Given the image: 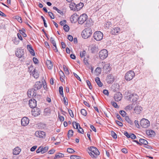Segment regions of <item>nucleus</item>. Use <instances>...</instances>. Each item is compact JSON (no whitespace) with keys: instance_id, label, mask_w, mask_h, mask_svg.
<instances>
[{"instance_id":"33","label":"nucleus","mask_w":159,"mask_h":159,"mask_svg":"<svg viewBox=\"0 0 159 159\" xmlns=\"http://www.w3.org/2000/svg\"><path fill=\"white\" fill-rule=\"evenodd\" d=\"M73 131L72 130H69L67 134V136L68 138L69 139L70 137H72L73 135Z\"/></svg>"},{"instance_id":"28","label":"nucleus","mask_w":159,"mask_h":159,"mask_svg":"<svg viewBox=\"0 0 159 159\" xmlns=\"http://www.w3.org/2000/svg\"><path fill=\"white\" fill-rule=\"evenodd\" d=\"M64 157V155L63 154L60 153H58L55 155L54 159L56 158H60L63 157Z\"/></svg>"},{"instance_id":"34","label":"nucleus","mask_w":159,"mask_h":159,"mask_svg":"<svg viewBox=\"0 0 159 159\" xmlns=\"http://www.w3.org/2000/svg\"><path fill=\"white\" fill-rule=\"evenodd\" d=\"M73 127L75 129H79L78 127H80V125L79 123H76L75 122H73Z\"/></svg>"},{"instance_id":"58","label":"nucleus","mask_w":159,"mask_h":159,"mask_svg":"<svg viewBox=\"0 0 159 159\" xmlns=\"http://www.w3.org/2000/svg\"><path fill=\"white\" fill-rule=\"evenodd\" d=\"M116 124L118 125L119 126L122 127L123 126V124L122 122H121L118 120H116Z\"/></svg>"},{"instance_id":"16","label":"nucleus","mask_w":159,"mask_h":159,"mask_svg":"<svg viewBox=\"0 0 159 159\" xmlns=\"http://www.w3.org/2000/svg\"><path fill=\"white\" fill-rule=\"evenodd\" d=\"M24 50L23 49H18L17 51L16 52V56L19 58L22 57L24 55Z\"/></svg>"},{"instance_id":"59","label":"nucleus","mask_w":159,"mask_h":159,"mask_svg":"<svg viewBox=\"0 0 159 159\" xmlns=\"http://www.w3.org/2000/svg\"><path fill=\"white\" fill-rule=\"evenodd\" d=\"M17 39L16 38H15V39H13V41L14 43L15 44H18L19 42V41L18 40H17Z\"/></svg>"},{"instance_id":"42","label":"nucleus","mask_w":159,"mask_h":159,"mask_svg":"<svg viewBox=\"0 0 159 159\" xmlns=\"http://www.w3.org/2000/svg\"><path fill=\"white\" fill-rule=\"evenodd\" d=\"M50 41L52 43L53 46H55L56 44L54 38L52 37L50 38Z\"/></svg>"},{"instance_id":"45","label":"nucleus","mask_w":159,"mask_h":159,"mask_svg":"<svg viewBox=\"0 0 159 159\" xmlns=\"http://www.w3.org/2000/svg\"><path fill=\"white\" fill-rule=\"evenodd\" d=\"M59 91L60 94L61 95H63V88L62 86H60L59 88Z\"/></svg>"},{"instance_id":"52","label":"nucleus","mask_w":159,"mask_h":159,"mask_svg":"<svg viewBox=\"0 0 159 159\" xmlns=\"http://www.w3.org/2000/svg\"><path fill=\"white\" fill-rule=\"evenodd\" d=\"M130 138H131L133 139H136V137L134 134L131 133L130 134Z\"/></svg>"},{"instance_id":"55","label":"nucleus","mask_w":159,"mask_h":159,"mask_svg":"<svg viewBox=\"0 0 159 159\" xmlns=\"http://www.w3.org/2000/svg\"><path fill=\"white\" fill-rule=\"evenodd\" d=\"M79 129H78V132L82 134H83L84 131L83 129L80 126Z\"/></svg>"},{"instance_id":"40","label":"nucleus","mask_w":159,"mask_h":159,"mask_svg":"<svg viewBox=\"0 0 159 159\" xmlns=\"http://www.w3.org/2000/svg\"><path fill=\"white\" fill-rule=\"evenodd\" d=\"M81 114L84 116H86L87 115L86 111L84 109H82L80 111Z\"/></svg>"},{"instance_id":"21","label":"nucleus","mask_w":159,"mask_h":159,"mask_svg":"<svg viewBox=\"0 0 159 159\" xmlns=\"http://www.w3.org/2000/svg\"><path fill=\"white\" fill-rule=\"evenodd\" d=\"M21 150L20 148H19L18 147H16L13 149V154L14 155H18L20 152Z\"/></svg>"},{"instance_id":"47","label":"nucleus","mask_w":159,"mask_h":159,"mask_svg":"<svg viewBox=\"0 0 159 159\" xmlns=\"http://www.w3.org/2000/svg\"><path fill=\"white\" fill-rule=\"evenodd\" d=\"M119 113L123 117L125 116L126 114V113L125 111L123 110L120 111Z\"/></svg>"},{"instance_id":"24","label":"nucleus","mask_w":159,"mask_h":159,"mask_svg":"<svg viewBox=\"0 0 159 159\" xmlns=\"http://www.w3.org/2000/svg\"><path fill=\"white\" fill-rule=\"evenodd\" d=\"M142 108L141 107L139 106H137L135 107L134 109V111H135V112L137 113H139L140 111H142Z\"/></svg>"},{"instance_id":"17","label":"nucleus","mask_w":159,"mask_h":159,"mask_svg":"<svg viewBox=\"0 0 159 159\" xmlns=\"http://www.w3.org/2000/svg\"><path fill=\"white\" fill-rule=\"evenodd\" d=\"M106 80L109 84L112 83L114 81V78L112 75L110 74L107 77Z\"/></svg>"},{"instance_id":"39","label":"nucleus","mask_w":159,"mask_h":159,"mask_svg":"<svg viewBox=\"0 0 159 159\" xmlns=\"http://www.w3.org/2000/svg\"><path fill=\"white\" fill-rule=\"evenodd\" d=\"M63 29L65 31L67 32L69 30V27L67 25H65L63 26Z\"/></svg>"},{"instance_id":"26","label":"nucleus","mask_w":159,"mask_h":159,"mask_svg":"<svg viewBox=\"0 0 159 159\" xmlns=\"http://www.w3.org/2000/svg\"><path fill=\"white\" fill-rule=\"evenodd\" d=\"M31 74L32 76L35 79H37L39 77V74H38L35 69L32 72Z\"/></svg>"},{"instance_id":"62","label":"nucleus","mask_w":159,"mask_h":159,"mask_svg":"<svg viewBox=\"0 0 159 159\" xmlns=\"http://www.w3.org/2000/svg\"><path fill=\"white\" fill-rule=\"evenodd\" d=\"M133 106L132 104L129 105L126 107V109L129 110H131L132 109Z\"/></svg>"},{"instance_id":"20","label":"nucleus","mask_w":159,"mask_h":159,"mask_svg":"<svg viewBox=\"0 0 159 159\" xmlns=\"http://www.w3.org/2000/svg\"><path fill=\"white\" fill-rule=\"evenodd\" d=\"M146 133L147 135L150 137L154 136L155 134V132L152 130H147L146 131Z\"/></svg>"},{"instance_id":"13","label":"nucleus","mask_w":159,"mask_h":159,"mask_svg":"<svg viewBox=\"0 0 159 159\" xmlns=\"http://www.w3.org/2000/svg\"><path fill=\"white\" fill-rule=\"evenodd\" d=\"M29 105L31 108H35L36 105V101L34 99H30L29 101Z\"/></svg>"},{"instance_id":"4","label":"nucleus","mask_w":159,"mask_h":159,"mask_svg":"<svg viewBox=\"0 0 159 159\" xmlns=\"http://www.w3.org/2000/svg\"><path fill=\"white\" fill-rule=\"evenodd\" d=\"M135 73L132 70L128 71L125 75V79L127 81L131 80L134 76Z\"/></svg>"},{"instance_id":"63","label":"nucleus","mask_w":159,"mask_h":159,"mask_svg":"<svg viewBox=\"0 0 159 159\" xmlns=\"http://www.w3.org/2000/svg\"><path fill=\"white\" fill-rule=\"evenodd\" d=\"M20 32L22 34L23 37H26V34L22 30H20Z\"/></svg>"},{"instance_id":"38","label":"nucleus","mask_w":159,"mask_h":159,"mask_svg":"<svg viewBox=\"0 0 159 159\" xmlns=\"http://www.w3.org/2000/svg\"><path fill=\"white\" fill-rule=\"evenodd\" d=\"M70 159H80V157L78 156L72 155L70 156Z\"/></svg>"},{"instance_id":"3","label":"nucleus","mask_w":159,"mask_h":159,"mask_svg":"<svg viewBox=\"0 0 159 159\" xmlns=\"http://www.w3.org/2000/svg\"><path fill=\"white\" fill-rule=\"evenodd\" d=\"M92 34L91 29L89 27L87 28L82 32L81 35L83 38L87 39Z\"/></svg>"},{"instance_id":"64","label":"nucleus","mask_w":159,"mask_h":159,"mask_svg":"<svg viewBox=\"0 0 159 159\" xmlns=\"http://www.w3.org/2000/svg\"><path fill=\"white\" fill-rule=\"evenodd\" d=\"M103 93L106 95H108L109 94L108 91L107 90L104 89L103 90Z\"/></svg>"},{"instance_id":"6","label":"nucleus","mask_w":159,"mask_h":159,"mask_svg":"<svg viewBox=\"0 0 159 159\" xmlns=\"http://www.w3.org/2000/svg\"><path fill=\"white\" fill-rule=\"evenodd\" d=\"M140 125L143 128H147L149 126L150 123L148 120L143 118L140 121Z\"/></svg>"},{"instance_id":"46","label":"nucleus","mask_w":159,"mask_h":159,"mask_svg":"<svg viewBox=\"0 0 159 159\" xmlns=\"http://www.w3.org/2000/svg\"><path fill=\"white\" fill-rule=\"evenodd\" d=\"M111 104L115 108H118L117 104L114 101H111Z\"/></svg>"},{"instance_id":"53","label":"nucleus","mask_w":159,"mask_h":159,"mask_svg":"<svg viewBox=\"0 0 159 159\" xmlns=\"http://www.w3.org/2000/svg\"><path fill=\"white\" fill-rule=\"evenodd\" d=\"M95 71L97 72L100 73L101 72V69L100 67H98L96 69Z\"/></svg>"},{"instance_id":"5","label":"nucleus","mask_w":159,"mask_h":159,"mask_svg":"<svg viewBox=\"0 0 159 159\" xmlns=\"http://www.w3.org/2000/svg\"><path fill=\"white\" fill-rule=\"evenodd\" d=\"M93 38L97 41L101 40L103 37V34L100 31H97L93 34Z\"/></svg>"},{"instance_id":"44","label":"nucleus","mask_w":159,"mask_h":159,"mask_svg":"<svg viewBox=\"0 0 159 159\" xmlns=\"http://www.w3.org/2000/svg\"><path fill=\"white\" fill-rule=\"evenodd\" d=\"M48 14L50 17L52 19H54L55 18L54 15L53 13H52L51 12L49 11L48 12Z\"/></svg>"},{"instance_id":"36","label":"nucleus","mask_w":159,"mask_h":159,"mask_svg":"<svg viewBox=\"0 0 159 159\" xmlns=\"http://www.w3.org/2000/svg\"><path fill=\"white\" fill-rule=\"evenodd\" d=\"M53 9L54 10L57 11V12H58V13L60 14L61 15H63V13L62 11L61 10H60L58 9L57 7H53Z\"/></svg>"},{"instance_id":"2","label":"nucleus","mask_w":159,"mask_h":159,"mask_svg":"<svg viewBox=\"0 0 159 159\" xmlns=\"http://www.w3.org/2000/svg\"><path fill=\"white\" fill-rule=\"evenodd\" d=\"M88 16L86 14H83L80 15L79 17L78 23L80 24H82L84 23H85L86 26H89L88 25H89V21H88Z\"/></svg>"},{"instance_id":"49","label":"nucleus","mask_w":159,"mask_h":159,"mask_svg":"<svg viewBox=\"0 0 159 159\" xmlns=\"http://www.w3.org/2000/svg\"><path fill=\"white\" fill-rule=\"evenodd\" d=\"M67 151L70 153H73L75 152V151L72 148H68L67 149Z\"/></svg>"},{"instance_id":"27","label":"nucleus","mask_w":159,"mask_h":159,"mask_svg":"<svg viewBox=\"0 0 159 159\" xmlns=\"http://www.w3.org/2000/svg\"><path fill=\"white\" fill-rule=\"evenodd\" d=\"M139 142L140 145H141L142 144L147 145L148 143V142L146 140L143 139H140L139 140Z\"/></svg>"},{"instance_id":"57","label":"nucleus","mask_w":159,"mask_h":159,"mask_svg":"<svg viewBox=\"0 0 159 159\" xmlns=\"http://www.w3.org/2000/svg\"><path fill=\"white\" fill-rule=\"evenodd\" d=\"M116 117L117 119L120 121H123L122 119L120 116V115L118 113L116 114Z\"/></svg>"},{"instance_id":"30","label":"nucleus","mask_w":159,"mask_h":159,"mask_svg":"<svg viewBox=\"0 0 159 159\" xmlns=\"http://www.w3.org/2000/svg\"><path fill=\"white\" fill-rule=\"evenodd\" d=\"M41 149L42 150V153L43 154L46 152L49 149L48 146H46L44 148L41 147Z\"/></svg>"},{"instance_id":"48","label":"nucleus","mask_w":159,"mask_h":159,"mask_svg":"<svg viewBox=\"0 0 159 159\" xmlns=\"http://www.w3.org/2000/svg\"><path fill=\"white\" fill-rule=\"evenodd\" d=\"M111 136L112 137H113L114 139H116L117 138V136L116 134L113 131H112L111 132Z\"/></svg>"},{"instance_id":"37","label":"nucleus","mask_w":159,"mask_h":159,"mask_svg":"<svg viewBox=\"0 0 159 159\" xmlns=\"http://www.w3.org/2000/svg\"><path fill=\"white\" fill-rule=\"evenodd\" d=\"M133 96V93L129 94L126 97V99L128 101H131L132 97Z\"/></svg>"},{"instance_id":"10","label":"nucleus","mask_w":159,"mask_h":159,"mask_svg":"<svg viewBox=\"0 0 159 159\" xmlns=\"http://www.w3.org/2000/svg\"><path fill=\"white\" fill-rule=\"evenodd\" d=\"M79 18V16L76 13H75L71 16L70 19L72 23H75L77 21H78Z\"/></svg>"},{"instance_id":"41","label":"nucleus","mask_w":159,"mask_h":159,"mask_svg":"<svg viewBox=\"0 0 159 159\" xmlns=\"http://www.w3.org/2000/svg\"><path fill=\"white\" fill-rule=\"evenodd\" d=\"M86 51L84 50L80 52V57L82 58L84 57L86 54Z\"/></svg>"},{"instance_id":"60","label":"nucleus","mask_w":159,"mask_h":159,"mask_svg":"<svg viewBox=\"0 0 159 159\" xmlns=\"http://www.w3.org/2000/svg\"><path fill=\"white\" fill-rule=\"evenodd\" d=\"M33 61L34 63L35 64H38V60L37 58L35 57H34L33 58Z\"/></svg>"},{"instance_id":"12","label":"nucleus","mask_w":159,"mask_h":159,"mask_svg":"<svg viewBox=\"0 0 159 159\" xmlns=\"http://www.w3.org/2000/svg\"><path fill=\"white\" fill-rule=\"evenodd\" d=\"M29 122V119L26 117H23L21 120V124L22 126H25L27 125Z\"/></svg>"},{"instance_id":"15","label":"nucleus","mask_w":159,"mask_h":159,"mask_svg":"<svg viewBox=\"0 0 159 159\" xmlns=\"http://www.w3.org/2000/svg\"><path fill=\"white\" fill-rule=\"evenodd\" d=\"M111 70V68L109 64H105L103 67V70L106 73H107Z\"/></svg>"},{"instance_id":"23","label":"nucleus","mask_w":159,"mask_h":159,"mask_svg":"<svg viewBox=\"0 0 159 159\" xmlns=\"http://www.w3.org/2000/svg\"><path fill=\"white\" fill-rule=\"evenodd\" d=\"M84 6V4L82 2H80L76 5L75 9L77 11H79Z\"/></svg>"},{"instance_id":"9","label":"nucleus","mask_w":159,"mask_h":159,"mask_svg":"<svg viewBox=\"0 0 159 159\" xmlns=\"http://www.w3.org/2000/svg\"><path fill=\"white\" fill-rule=\"evenodd\" d=\"M42 87V84L41 82L37 81L35 83V84L33 86V89L34 90L37 91L40 89Z\"/></svg>"},{"instance_id":"50","label":"nucleus","mask_w":159,"mask_h":159,"mask_svg":"<svg viewBox=\"0 0 159 159\" xmlns=\"http://www.w3.org/2000/svg\"><path fill=\"white\" fill-rule=\"evenodd\" d=\"M63 102L65 105H67L68 104V100L66 98L64 97L63 98Z\"/></svg>"},{"instance_id":"35","label":"nucleus","mask_w":159,"mask_h":159,"mask_svg":"<svg viewBox=\"0 0 159 159\" xmlns=\"http://www.w3.org/2000/svg\"><path fill=\"white\" fill-rule=\"evenodd\" d=\"M63 68L64 69V70L65 72V73L66 74L69 75L70 73L69 71L66 66L64 65L63 66Z\"/></svg>"},{"instance_id":"32","label":"nucleus","mask_w":159,"mask_h":159,"mask_svg":"<svg viewBox=\"0 0 159 159\" xmlns=\"http://www.w3.org/2000/svg\"><path fill=\"white\" fill-rule=\"evenodd\" d=\"M112 25V24L110 21L107 22L105 24V27L107 28H109L110 27H111Z\"/></svg>"},{"instance_id":"25","label":"nucleus","mask_w":159,"mask_h":159,"mask_svg":"<svg viewBox=\"0 0 159 159\" xmlns=\"http://www.w3.org/2000/svg\"><path fill=\"white\" fill-rule=\"evenodd\" d=\"M95 81L99 87H101L102 86L103 84L100 81V79L99 77H97L96 78Z\"/></svg>"},{"instance_id":"31","label":"nucleus","mask_w":159,"mask_h":159,"mask_svg":"<svg viewBox=\"0 0 159 159\" xmlns=\"http://www.w3.org/2000/svg\"><path fill=\"white\" fill-rule=\"evenodd\" d=\"M138 96L136 93H133V96L132 97V102H134L137 101Z\"/></svg>"},{"instance_id":"22","label":"nucleus","mask_w":159,"mask_h":159,"mask_svg":"<svg viewBox=\"0 0 159 159\" xmlns=\"http://www.w3.org/2000/svg\"><path fill=\"white\" fill-rule=\"evenodd\" d=\"M46 65L49 69H52L53 67V64L50 60H47L46 62Z\"/></svg>"},{"instance_id":"29","label":"nucleus","mask_w":159,"mask_h":159,"mask_svg":"<svg viewBox=\"0 0 159 159\" xmlns=\"http://www.w3.org/2000/svg\"><path fill=\"white\" fill-rule=\"evenodd\" d=\"M125 119L126 121L128 122L130 125H132L133 124V121L129 118L128 116H125Z\"/></svg>"},{"instance_id":"18","label":"nucleus","mask_w":159,"mask_h":159,"mask_svg":"<svg viewBox=\"0 0 159 159\" xmlns=\"http://www.w3.org/2000/svg\"><path fill=\"white\" fill-rule=\"evenodd\" d=\"M32 114L34 116H36L40 114V111L39 109L36 108L31 111Z\"/></svg>"},{"instance_id":"11","label":"nucleus","mask_w":159,"mask_h":159,"mask_svg":"<svg viewBox=\"0 0 159 159\" xmlns=\"http://www.w3.org/2000/svg\"><path fill=\"white\" fill-rule=\"evenodd\" d=\"M122 98V94L120 92L116 93L114 97L115 100L119 102L121 100Z\"/></svg>"},{"instance_id":"61","label":"nucleus","mask_w":159,"mask_h":159,"mask_svg":"<svg viewBox=\"0 0 159 159\" xmlns=\"http://www.w3.org/2000/svg\"><path fill=\"white\" fill-rule=\"evenodd\" d=\"M67 39L70 41L71 42L73 40V37L70 35H69L68 36Z\"/></svg>"},{"instance_id":"7","label":"nucleus","mask_w":159,"mask_h":159,"mask_svg":"<svg viewBox=\"0 0 159 159\" xmlns=\"http://www.w3.org/2000/svg\"><path fill=\"white\" fill-rule=\"evenodd\" d=\"M99 57L101 59H104L108 56V52L105 49L100 51L99 53Z\"/></svg>"},{"instance_id":"14","label":"nucleus","mask_w":159,"mask_h":159,"mask_svg":"<svg viewBox=\"0 0 159 159\" xmlns=\"http://www.w3.org/2000/svg\"><path fill=\"white\" fill-rule=\"evenodd\" d=\"M120 28L118 27L113 28L111 30V33L113 35H116L117 34L121 33Z\"/></svg>"},{"instance_id":"56","label":"nucleus","mask_w":159,"mask_h":159,"mask_svg":"<svg viewBox=\"0 0 159 159\" xmlns=\"http://www.w3.org/2000/svg\"><path fill=\"white\" fill-rule=\"evenodd\" d=\"M16 19L20 23H21L22 22L21 18L20 16H17L16 17Z\"/></svg>"},{"instance_id":"43","label":"nucleus","mask_w":159,"mask_h":159,"mask_svg":"<svg viewBox=\"0 0 159 159\" xmlns=\"http://www.w3.org/2000/svg\"><path fill=\"white\" fill-rule=\"evenodd\" d=\"M86 83H87V85L88 86L89 88L90 89H92V86L90 82L88 80H87L86 81Z\"/></svg>"},{"instance_id":"1","label":"nucleus","mask_w":159,"mask_h":159,"mask_svg":"<svg viewBox=\"0 0 159 159\" xmlns=\"http://www.w3.org/2000/svg\"><path fill=\"white\" fill-rule=\"evenodd\" d=\"M89 151H88L89 155L92 158H96L100 154V152L98 149L93 146L89 147L88 148Z\"/></svg>"},{"instance_id":"8","label":"nucleus","mask_w":159,"mask_h":159,"mask_svg":"<svg viewBox=\"0 0 159 159\" xmlns=\"http://www.w3.org/2000/svg\"><path fill=\"white\" fill-rule=\"evenodd\" d=\"M27 94L28 97L30 98L34 97L36 95V91L34 90L33 88L30 90H28L27 92Z\"/></svg>"},{"instance_id":"51","label":"nucleus","mask_w":159,"mask_h":159,"mask_svg":"<svg viewBox=\"0 0 159 159\" xmlns=\"http://www.w3.org/2000/svg\"><path fill=\"white\" fill-rule=\"evenodd\" d=\"M73 75L75 77L79 80L80 81H81V79L79 77V76L75 73L74 72Z\"/></svg>"},{"instance_id":"19","label":"nucleus","mask_w":159,"mask_h":159,"mask_svg":"<svg viewBox=\"0 0 159 159\" xmlns=\"http://www.w3.org/2000/svg\"><path fill=\"white\" fill-rule=\"evenodd\" d=\"M36 135L39 138H43L45 137L46 134L43 131H39L35 133Z\"/></svg>"},{"instance_id":"54","label":"nucleus","mask_w":159,"mask_h":159,"mask_svg":"<svg viewBox=\"0 0 159 159\" xmlns=\"http://www.w3.org/2000/svg\"><path fill=\"white\" fill-rule=\"evenodd\" d=\"M68 112L71 117H74V116L72 111L70 109H68Z\"/></svg>"}]
</instances>
